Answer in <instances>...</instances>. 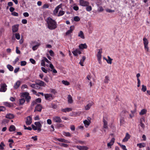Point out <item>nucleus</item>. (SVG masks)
<instances>
[{
	"label": "nucleus",
	"instance_id": "a18cd8bd",
	"mask_svg": "<svg viewBox=\"0 0 150 150\" xmlns=\"http://www.w3.org/2000/svg\"><path fill=\"white\" fill-rule=\"evenodd\" d=\"M86 6L87 7L86 8V10L87 11H90L92 10V8L91 6L88 5V6Z\"/></svg>",
	"mask_w": 150,
	"mask_h": 150
},
{
	"label": "nucleus",
	"instance_id": "c03bdc74",
	"mask_svg": "<svg viewBox=\"0 0 150 150\" xmlns=\"http://www.w3.org/2000/svg\"><path fill=\"white\" fill-rule=\"evenodd\" d=\"M83 123L84 124L85 126L86 125L88 126H89L90 124V122L88 121L87 120H85L83 121Z\"/></svg>",
	"mask_w": 150,
	"mask_h": 150
},
{
	"label": "nucleus",
	"instance_id": "f257e3e1",
	"mask_svg": "<svg viewBox=\"0 0 150 150\" xmlns=\"http://www.w3.org/2000/svg\"><path fill=\"white\" fill-rule=\"evenodd\" d=\"M57 22L50 17L47 18V28L51 30L56 29L57 27Z\"/></svg>",
	"mask_w": 150,
	"mask_h": 150
},
{
	"label": "nucleus",
	"instance_id": "f3484780",
	"mask_svg": "<svg viewBox=\"0 0 150 150\" xmlns=\"http://www.w3.org/2000/svg\"><path fill=\"white\" fill-rule=\"evenodd\" d=\"M4 104L5 106L9 108L13 106V103L7 102H4Z\"/></svg>",
	"mask_w": 150,
	"mask_h": 150
},
{
	"label": "nucleus",
	"instance_id": "20e7f679",
	"mask_svg": "<svg viewBox=\"0 0 150 150\" xmlns=\"http://www.w3.org/2000/svg\"><path fill=\"white\" fill-rule=\"evenodd\" d=\"M51 68V70L49 69H47V71H51L53 73L56 74L57 73V71L55 69L54 66L52 63H50L49 66Z\"/></svg>",
	"mask_w": 150,
	"mask_h": 150
},
{
	"label": "nucleus",
	"instance_id": "c9c22d12",
	"mask_svg": "<svg viewBox=\"0 0 150 150\" xmlns=\"http://www.w3.org/2000/svg\"><path fill=\"white\" fill-rule=\"evenodd\" d=\"M25 100L24 98H22L19 99L20 105H23L25 102Z\"/></svg>",
	"mask_w": 150,
	"mask_h": 150
},
{
	"label": "nucleus",
	"instance_id": "603ef678",
	"mask_svg": "<svg viewBox=\"0 0 150 150\" xmlns=\"http://www.w3.org/2000/svg\"><path fill=\"white\" fill-rule=\"evenodd\" d=\"M59 145L60 146L64 147H67L68 146V144L63 143H60Z\"/></svg>",
	"mask_w": 150,
	"mask_h": 150
},
{
	"label": "nucleus",
	"instance_id": "c85d7f7f",
	"mask_svg": "<svg viewBox=\"0 0 150 150\" xmlns=\"http://www.w3.org/2000/svg\"><path fill=\"white\" fill-rule=\"evenodd\" d=\"M78 36L82 39H84L85 37L83 32L82 31H80L78 34Z\"/></svg>",
	"mask_w": 150,
	"mask_h": 150
},
{
	"label": "nucleus",
	"instance_id": "9d476101",
	"mask_svg": "<svg viewBox=\"0 0 150 150\" xmlns=\"http://www.w3.org/2000/svg\"><path fill=\"white\" fill-rule=\"evenodd\" d=\"M79 150H88V148L85 146H75Z\"/></svg>",
	"mask_w": 150,
	"mask_h": 150
},
{
	"label": "nucleus",
	"instance_id": "f8f14e48",
	"mask_svg": "<svg viewBox=\"0 0 150 150\" xmlns=\"http://www.w3.org/2000/svg\"><path fill=\"white\" fill-rule=\"evenodd\" d=\"M93 103L92 102H91L88 103L85 106V110H89L91 108V106L93 105Z\"/></svg>",
	"mask_w": 150,
	"mask_h": 150
},
{
	"label": "nucleus",
	"instance_id": "423d86ee",
	"mask_svg": "<svg viewBox=\"0 0 150 150\" xmlns=\"http://www.w3.org/2000/svg\"><path fill=\"white\" fill-rule=\"evenodd\" d=\"M102 52V49L98 50V52L97 57L98 60V61H100L101 60V54Z\"/></svg>",
	"mask_w": 150,
	"mask_h": 150
},
{
	"label": "nucleus",
	"instance_id": "a19ab883",
	"mask_svg": "<svg viewBox=\"0 0 150 150\" xmlns=\"http://www.w3.org/2000/svg\"><path fill=\"white\" fill-rule=\"evenodd\" d=\"M5 146V145L4 144L3 142H1L0 144V150H3L4 149V147Z\"/></svg>",
	"mask_w": 150,
	"mask_h": 150
},
{
	"label": "nucleus",
	"instance_id": "13d9d810",
	"mask_svg": "<svg viewBox=\"0 0 150 150\" xmlns=\"http://www.w3.org/2000/svg\"><path fill=\"white\" fill-rule=\"evenodd\" d=\"M40 86L39 85H38V84L35 83V89H40Z\"/></svg>",
	"mask_w": 150,
	"mask_h": 150
},
{
	"label": "nucleus",
	"instance_id": "412c9836",
	"mask_svg": "<svg viewBox=\"0 0 150 150\" xmlns=\"http://www.w3.org/2000/svg\"><path fill=\"white\" fill-rule=\"evenodd\" d=\"M72 110V109L71 108H66L64 109H62L61 111L64 112H69L71 111Z\"/></svg>",
	"mask_w": 150,
	"mask_h": 150
},
{
	"label": "nucleus",
	"instance_id": "dca6fc26",
	"mask_svg": "<svg viewBox=\"0 0 150 150\" xmlns=\"http://www.w3.org/2000/svg\"><path fill=\"white\" fill-rule=\"evenodd\" d=\"M130 135L128 133H126L125 137L123 139L122 141L123 142H127L128 140L130 138Z\"/></svg>",
	"mask_w": 150,
	"mask_h": 150
},
{
	"label": "nucleus",
	"instance_id": "338daca9",
	"mask_svg": "<svg viewBox=\"0 0 150 150\" xmlns=\"http://www.w3.org/2000/svg\"><path fill=\"white\" fill-rule=\"evenodd\" d=\"M73 9L75 11H77L79 10V8L77 6H74L73 7Z\"/></svg>",
	"mask_w": 150,
	"mask_h": 150
},
{
	"label": "nucleus",
	"instance_id": "473e14b6",
	"mask_svg": "<svg viewBox=\"0 0 150 150\" xmlns=\"http://www.w3.org/2000/svg\"><path fill=\"white\" fill-rule=\"evenodd\" d=\"M110 81V79L108 76H106L105 77L104 82L106 83H108Z\"/></svg>",
	"mask_w": 150,
	"mask_h": 150
},
{
	"label": "nucleus",
	"instance_id": "2eb2a0df",
	"mask_svg": "<svg viewBox=\"0 0 150 150\" xmlns=\"http://www.w3.org/2000/svg\"><path fill=\"white\" fill-rule=\"evenodd\" d=\"M35 83L39 85L40 86H44V83L43 81L39 80H37L35 81Z\"/></svg>",
	"mask_w": 150,
	"mask_h": 150
},
{
	"label": "nucleus",
	"instance_id": "de8ad7c7",
	"mask_svg": "<svg viewBox=\"0 0 150 150\" xmlns=\"http://www.w3.org/2000/svg\"><path fill=\"white\" fill-rule=\"evenodd\" d=\"M74 19L75 21L76 22L79 21L80 20V18L78 16L74 17Z\"/></svg>",
	"mask_w": 150,
	"mask_h": 150
},
{
	"label": "nucleus",
	"instance_id": "8fccbe9b",
	"mask_svg": "<svg viewBox=\"0 0 150 150\" xmlns=\"http://www.w3.org/2000/svg\"><path fill=\"white\" fill-rule=\"evenodd\" d=\"M64 11H60L59 12L58 16H62L64 14Z\"/></svg>",
	"mask_w": 150,
	"mask_h": 150
},
{
	"label": "nucleus",
	"instance_id": "2f4dec72",
	"mask_svg": "<svg viewBox=\"0 0 150 150\" xmlns=\"http://www.w3.org/2000/svg\"><path fill=\"white\" fill-rule=\"evenodd\" d=\"M147 110L146 109H143L141 110L139 112V114L141 115H144L146 114L147 112Z\"/></svg>",
	"mask_w": 150,
	"mask_h": 150
},
{
	"label": "nucleus",
	"instance_id": "4be33fe9",
	"mask_svg": "<svg viewBox=\"0 0 150 150\" xmlns=\"http://www.w3.org/2000/svg\"><path fill=\"white\" fill-rule=\"evenodd\" d=\"M21 84V82L20 81H17L14 84V88L15 89H17L19 86Z\"/></svg>",
	"mask_w": 150,
	"mask_h": 150
},
{
	"label": "nucleus",
	"instance_id": "1a4fd4ad",
	"mask_svg": "<svg viewBox=\"0 0 150 150\" xmlns=\"http://www.w3.org/2000/svg\"><path fill=\"white\" fill-rule=\"evenodd\" d=\"M74 25H72L70 27V29L69 30H68L66 33V35H68L72 33L73 31L74 30Z\"/></svg>",
	"mask_w": 150,
	"mask_h": 150
},
{
	"label": "nucleus",
	"instance_id": "f03ea898",
	"mask_svg": "<svg viewBox=\"0 0 150 150\" xmlns=\"http://www.w3.org/2000/svg\"><path fill=\"white\" fill-rule=\"evenodd\" d=\"M143 40L145 50L146 52H148L149 50V47L148 46L149 41L147 39L145 38H143Z\"/></svg>",
	"mask_w": 150,
	"mask_h": 150
},
{
	"label": "nucleus",
	"instance_id": "864d4df0",
	"mask_svg": "<svg viewBox=\"0 0 150 150\" xmlns=\"http://www.w3.org/2000/svg\"><path fill=\"white\" fill-rule=\"evenodd\" d=\"M49 52L50 55L52 57H53L54 56V53L52 50H50Z\"/></svg>",
	"mask_w": 150,
	"mask_h": 150
},
{
	"label": "nucleus",
	"instance_id": "6ab92c4d",
	"mask_svg": "<svg viewBox=\"0 0 150 150\" xmlns=\"http://www.w3.org/2000/svg\"><path fill=\"white\" fill-rule=\"evenodd\" d=\"M79 47L80 49H86L87 46L86 43L81 44L79 45Z\"/></svg>",
	"mask_w": 150,
	"mask_h": 150
},
{
	"label": "nucleus",
	"instance_id": "09e8293b",
	"mask_svg": "<svg viewBox=\"0 0 150 150\" xmlns=\"http://www.w3.org/2000/svg\"><path fill=\"white\" fill-rule=\"evenodd\" d=\"M31 98V97L29 95L27 97H26V98H25V99L26 102L28 103L30 101V99Z\"/></svg>",
	"mask_w": 150,
	"mask_h": 150
},
{
	"label": "nucleus",
	"instance_id": "4468645a",
	"mask_svg": "<svg viewBox=\"0 0 150 150\" xmlns=\"http://www.w3.org/2000/svg\"><path fill=\"white\" fill-rule=\"evenodd\" d=\"M42 109V107L41 105L39 104H38L35 108L34 111H38L41 112Z\"/></svg>",
	"mask_w": 150,
	"mask_h": 150
},
{
	"label": "nucleus",
	"instance_id": "4c0bfd02",
	"mask_svg": "<svg viewBox=\"0 0 150 150\" xmlns=\"http://www.w3.org/2000/svg\"><path fill=\"white\" fill-rule=\"evenodd\" d=\"M15 38L17 40H19L20 38V35L18 33H15L14 34Z\"/></svg>",
	"mask_w": 150,
	"mask_h": 150
},
{
	"label": "nucleus",
	"instance_id": "49530a36",
	"mask_svg": "<svg viewBox=\"0 0 150 150\" xmlns=\"http://www.w3.org/2000/svg\"><path fill=\"white\" fill-rule=\"evenodd\" d=\"M142 90L144 92H145L146 91V86L143 85H142Z\"/></svg>",
	"mask_w": 150,
	"mask_h": 150
},
{
	"label": "nucleus",
	"instance_id": "6e6552de",
	"mask_svg": "<svg viewBox=\"0 0 150 150\" xmlns=\"http://www.w3.org/2000/svg\"><path fill=\"white\" fill-rule=\"evenodd\" d=\"M7 85L5 83H4L1 86V88L0 89V91L2 92H5L7 90Z\"/></svg>",
	"mask_w": 150,
	"mask_h": 150
},
{
	"label": "nucleus",
	"instance_id": "c756f323",
	"mask_svg": "<svg viewBox=\"0 0 150 150\" xmlns=\"http://www.w3.org/2000/svg\"><path fill=\"white\" fill-rule=\"evenodd\" d=\"M6 117L7 118L11 119L14 117V116L13 114H8L6 115Z\"/></svg>",
	"mask_w": 150,
	"mask_h": 150
},
{
	"label": "nucleus",
	"instance_id": "cd10ccee",
	"mask_svg": "<svg viewBox=\"0 0 150 150\" xmlns=\"http://www.w3.org/2000/svg\"><path fill=\"white\" fill-rule=\"evenodd\" d=\"M108 59H105L106 61L107 62L108 64H111L112 63V61L113 60L109 56H108Z\"/></svg>",
	"mask_w": 150,
	"mask_h": 150
},
{
	"label": "nucleus",
	"instance_id": "7ed1b4c3",
	"mask_svg": "<svg viewBox=\"0 0 150 150\" xmlns=\"http://www.w3.org/2000/svg\"><path fill=\"white\" fill-rule=\"evenodd\" d=\"M31 45H35L32 47V49L33 50L35 51L37 49L38 47L40 46V44L36 42L32 41L31 43Z\"/></svg>",
	"mask_w": 150,
	"mask_h": 150
},
{
	"label": "nucleus",
	"instance_id": "bf43d9fd",
	"mask_svg": "<svg viewBox=\"0 0 150 150\" xmlns=\"http://www.w3.org/2000/svg\"><path fill=\"white\" fill-rule=\"evenodd\" d=\"M140 125L143 129L145 128V125L142 122H140Z\"/></svg>",
	"mask_w": 150,
	"mask_h": 150
},
{
	"label": "nucleus",
	"instance_id": "3c124183",
	"mask_svg": "<svg viewBox=\"0 0 150 150\" xmlns=\"http://www.w3.org/2000/svg\"><path fill=\"white\" fill-rule=\"evenodd\" d=\"M27 62L25 61H21V66H24L26 64Z\"/></svg>",
	"mask_w": 150,
	"mask_h": 150
},
{
	"label": "nucleus",
	"instance_id": "0e129e2a",
	"mask_svg": "<svg viewBox=\"0 0 150 150\" xmlns=\"http://www.w3.org/2000/svg\"><path fill=\"white\" fill-rule=\"evenodd\" d=\"M137 80L138 81V83H137L138 84H137V86L138 87H139L140 86V84H141L140 81L139 79H137Z\"/></svg>",
	"mask_w": 150,
	"mask_h": 150
},
{
	"label": "nucleus",
	"instance_id": "58836bf2",
	"mask_svg": "<svg viewBox=\"0 0 150 150\" xmlns=\"http://www.w3.org/2000/svg\"><path fill=\"white\" fill-rule=\"evenodd\" d=\"M53 98L52 95L47 94V100H51Z\"/></svg>",
	"mask_w": 150,
	"mask_h": 150
},
{
	"label": "nucleus",
	"instance_id": "774afa93",
	"mask_svg": "<svg viewBox=\"0 0 150 150\" xmlns=\"http://www.w3.org/2000/svg\"><path fill=\"white\" fill-rule=\"evenodd\" d=\"M27 20L25 19H23L22 21V22L23 24H25L27 23Z\"/></svg>",
	"mask_w": 150,
	"mask_h": 150
},
{
	"label": "nucleus",
	"instance_id": "f704fd0d",
	"mask_svg": "<svg viewBox=\"0 0 150 150\" xmlns=\"http://www.w3.org/2000/svg\"><path fill=\"white\" fill-rule=\"evenodd\" d=\"M7 68L10 71H12L13 70V67L10 64H8L7 65Z\"/></svg>",
	"mask_w": 150,
	"mask_h": 150
},
{
	"label": "nucleus",
	"instance_id": "39448f33",
	"mask_svg": "<svg viewBox=\"0 0 150 150\" xmlns=\"http://www.w3.org/2000/svg\"><path fill=\"white\" fill-rule=\"evenodd\" d=\"M79 3L80 5L83 6H88L89 4V3L84 0H80Z\"/></svg>",
	"mask_w": 150,
	"mask_h": 150
},
{
	"label": "nucleus",
	"instance_id": "5fc2aeb1",
	"mask_svg": "<svg viewBox=\"0 0 150 150\" xmlns=\"http://www.w3.org/2000/svg\"><path fill=\"white\" fill-rule=\"evenodd\" d=\"M30 61L32 64H35L36 63V62L35 60L32 58L30 59Z\"/></svg>",
	"mask_w": 150,
	"mask_h": 150
},
{
	"label": "nucleus",
	"instance_id": "7c9ffc66",
	"mask_svg": "<svg viewBox=\"0 0 150 150\" xmlns=\"http://www.w3.org/2000/svg\"><path fill=\"white\" fill-rule=\"evenodd\" d=\"M63 134L64 136H65L66 137H71V134L69 132H63Z\"/></svg>",
	"mask_w": 150,
	"mask_h": 150
},
{
	"label": "nucleus",
	"instance_id": "6e6d98bb",
	"mask_svg": "<svg viewBox=\"0 0 150 150\" xmlns=\"http://www.w3.org/2000/svg\"><path fill=\"white\" fill-rule=\"evenodd\" d=\"M11 14L14 16H18V14L16 12L14 11Z\"/></svg>",
	"mask_w": 150,
	"mask_h": 150
},
{
	"label": "nucleus",
	"instance_id": "a878e982",
	"mask_svg": "<svg viewBox=\"0 0 150 150\" xmlns=\"http://www.w3.org/2000/svg\"><path fill=\"white\" fill-rule=\"evenodd\" d=\"M146 145V144L144 143H139L137 144V146H138L140 148L145 147Z\"/></svg>",
	"mask_w": 150,
	"mask_h": 150
},
{
	"label": "nucleus",
	"instance_id": "5701e85b",
	"mask_svg": "<svg viewBox=\"0 0 150 150\" xmlns=\"http://www.w3.org/2000/svg\"><path fill=\"white\" fill-rule=\"evenodd\" d=\"M103 128L105 129H107L108 128V122L104 118L103 119Z\"/></svg>",
	"mask_w": 150,
	"mask_h": 150
},
{
	"label": "nucleus",
	"instance_id": "b1692460",
	"mask_svg": "<svg viewBox=\"0 0 150 150\" xmlns=\"http://www.w3.org/2000/svg\"><path fill=\"white\" fill-rule=\"evenodd\" d=\"M29 95L28 93L27 92H23L21 93V97L23 98H26V97H27Z\"/></svg>",
	"mask_w": 150,
	"mask_h": 150
},
{
	"label": "nucleus",
	"instance_id": "79ce46f5",
	"mask_svg": "<svg viewBox=\"0 0 150 150\" xmlns=\"http://www.w3.org/2000/svg\"><path fill=\"white\" fill-rule=\"evenodd\" d=\"M34 124L37 127H41V125L40 122H35Z\"/></svg>",
	"mask_w": 150,
	"mask_h": 150
},
{
	"label": "nucleus",
	"instance_id": "ea45409f",
	"mask_svg": "<svg viewBox=\"0 0 150 150\" xmlns=\"http://www.w3.org/2000/svg\"><path fill=\"white\" fill-rule=\"evenodd\" d=\"M124 119L123 117H121L120 120V125H122L124 124Z\"/></svg>",
	"mask_w": 150,
	"mask_h": 150
},
{
	"label": "nucleus",
	"instance_id": "393cba45",
	"mask_svg": "<svg viewBox=\"0 0 150 150\" xmlns=\"http://www.w3.org/2000/svg\"><path fill=\"white\" fill-rule=\"evenodd\" d=\"M68 102L70 103H71L73 102V100H72V98L71 95H69L68 96Z\"/></svg>",
	"mask_w": 150,
	"mask_h": 150
},
{
	"label": "nucleus",
	"instance_id": "69168bd1",
	"mask_svg": "<svg viewBox=\"0 0 150 150\" xmlns=\"http://www.w3.org/2000/svg\"><path fill=\"white\" fill-rule=\"evenodd\" d=\"M6 110L5 108L3 106L0 107V110L1 111H4Z\"/></svg>",
	"mask_w": 150,
	"mask_h": 150
},
{
	"label": "nucleus",
	"instance_id": "e433bc0d",
	"mask_svg": "<svg viewBox=\"0 0 150 150\" xmlns=\"http://www.w3.org/2000/svg\"><path fill=\"white\" fill-rule=\"evenodd\" d=\"M47 62V58H46V57L45 58L44 60L43 59L41 61V65L43 66H45V62Z\"/></svg>",
	"mask_w": 150,
	"mask_h": 150
},
{
	"label": "nucleus",
	"instance_id": "052dcab7",
	"mask_svg": "<svg viewBox=\"0 0 150 150\" xmlns=\"http://www.w3.org/2000/svg\"><path fill=\"white\" fill-rule=\"evenodd\" d=\"M35 101L37 103H40L41 101V99L40 98H38L35 100Z\"/></svg>",
	"mask_w": 150,
	"mask_h": 150
},
{
	"label": "nucleus",
	"instance_id": "9b49d317",
	"mask_svg": "<svg viewBox=\"0 0 150 150\" xmlns=\"http://www.w3.org/2000/svg\"><path fill=\"white\" fill-rule=\"evenodd\" d=\"M32 122V118L30 116H28L27 117L26 123L27 125H30Z\"/></svg>",
	"mask_w": 150,
	"mask_h": 150
},
{
	"label": "nucleus",
	"instance_id": "37998d69",
	"mask_svg": "<svg viewBox=\"0 0 150 150\" xmlns=\"http://www.w3.org/2000/svg\"><path fill=\"white\" fill-rule=\"evenodd\" d=\"M62 83L66 86H68L69 85V83L67 81L63 80L62 81Z\"/></svg>",
	"mask_w": 150,
	"mask_h": 150
},
{
	"label": "nucleus",
	"instance_id": "e2e57ef3",
	"mask_svg": "<svg viewBox=\"0 0 150 150\" xmlns=\"http://www.w3.org/2000/svg\"><path fill=\"white\" fill-rule=\"evenodd\" d=\"M32 128H33V129L34 130H37V127L36 126H35L34 125H32Z\"/></svg>",
	"mask_w": 150,
	"mask_h": 150
},
{
	"label": "nucleus",
	"instance_id": "ddd939ff",
	"mask_svg": "<svg viewBox=\"0 0 150 150\" xmlns=\"http://www.w3.org/2000/svg\"><path fill=\"white\" fill-rule=\"evenodd\" d=\"M53 120L54 121L56 122L60 123L62 122V120L59 117L56 116L53 117Z\"/></svg>",
	"mask_w": 150,
	"mask_h": 150
},
{
	"label": "nucleus",
	"instance_id": "aec40b11",
	"mask_svg": "<svg viewBox=\"0 0 150 150\" xmlns=\"http://www.w3.org/2000/svg\"><path fill=\"white\" fill-rule=\"evenodd\" d=\"M115 139L114 138H112L110 140V142L109 143H108V147H111V146L115 142Z\"/></svg>",
	"mask_w": 150,
	"mask_h": 150
},
{
	"label": "nucleus",
	"instance_id": "a211bd4d",
	"mask_svg": "<svg viewBox=\"0 0 150 150\" xmlns=\"http://www.w3.org/2000/svg\"><path fill=\"white\" fill-rule=\"evenodd\" d=\"M18 25H15L13 26L12 27V30L13 32H17L18 30Z\"/></svg>",
	"mask_w": 150,
	"mask_h": 150
},
{
	"label": "nucleus",
	"instance_id": "bb28decb",
	"mask_svg": "<svg viewBox=\"0 0 150 150\" xmlns=\"http://www.w3.org/2000/svg\"><path fill=\"white\" fill-rule=\"evenodd\" d=\"M16 130V127L13 125H11L9 128V130L10 132H11L15 131Z\"/></svg>",
	"mask_w": 150,
	"mask_h": 150
},
{
	"label": "nucleus",
	"instance_id": "4d7b16f0",
	"mask_svg": "<svg viewBox=\"0 0 150 150\" xmlns=\"http://www.w3.org/2000/svg\"><path fill=\"white\" fill-rule=\"evenodd\" d=\"M43 14L44 19L47 22V15L46 14V13L44 12Z\"/></svg>",
	"mask_w": 150,
	"mask_h": 150
},
{
	"label": "nucleus",
	"instance_id": "680f3d73",
	"mask_svg": "<svg viewBox=\"0 0 150 150\" xmlns=\"http://www.w3.org/2000/svg\"><path fill=\"white\" fill-rule=\"evenodd\" d=\"M120 145L123 150H127V149H126V146L125 145L121 144H120Z\"/></svg>",
	"mask_w": 150,
	"mask_h": 150
},
{
	"label": "nucleus",
	"instance_id": "0eeeda50",
	"mask_svg": "<svg viewBox=\"0 0 150 150\" xmlns=\"http://www.w3.org/2000/svg\"><path fill=\"white\" fill-rule=\"evenodd\" d=\"M72 53L75 56L77 57L78 54H81V52L78 49H76L72 52Z\"/></svg>",
	"mask_w": 150,
	"mask_h": 150
},
{
	"label": "nucleus",
	"instance_id": "72a5a7b5",
	"mask_svg": "<svg viewBox=\"0 0 150 150\" xmlns=\"http://www.w3.org/2000/svg\"><path fill=\"white\" fill-rule=\"evenodd\" d=\"M61 6L60 5L57 6L55 8V9L54 10V12H55L56 13H57L59 11V8H61Z\"/></svg>",
	"mask_w": 150,
	"mask_h": 150
}]
</instances>
